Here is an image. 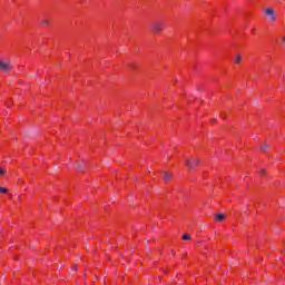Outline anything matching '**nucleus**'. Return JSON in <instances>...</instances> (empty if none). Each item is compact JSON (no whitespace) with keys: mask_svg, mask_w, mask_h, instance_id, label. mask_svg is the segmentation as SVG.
Wrapping results in <instances>:
<instances>
[{"mask_svg":"<svg viewBox=\"0 0 285 285\" xmlns=\"http://www.w3.org/2000/svg\"><path fill=\"white\" fill-rule=\"evenodd\" d=\"M202 160L199 158H185V164L190 170H195Z\"/></svg>","mask_w":285,"mask_h":285,"instance_id":"f257e3e1","label":"nucleus"},{"mask_svg":"<svg viewBox=\"0 0 285 285\" xmlns=\"http://www.w3.org/2000/svg\"><path fill=\"white\" fill-rule=\"evenodd\" d=\"M265 17H267L268 21H272V22L277 21V14L275 13V8H273V7L266 8Z\"/></svg>","mask_w":285,"mask_h":285,"instance_id":"f03ea898","label":"nucleus"},{"mask_svg":"<svg viewBox=\"0 0 285 285\" xmlns=\"http://www.w3.org/2000/svg\"><path fill=\"white\" fill-rule=\"evenodd\" d=\"M0 70H2V72H10L12 70V63L10 60L0 59Z\"/></svg>","mask_w":285,"mask_h":285,"instance_id":"7ed1b4c3","label":"nucleus"},{"mask_svg":"<svg viewBox=\"0 0 285 285\" xmlns=\"http://www.w3.org/2000/svg\"><path fill=\"white\" fill-rule=\"evenodd\" d=\"M164 22L161 21H156L151 24V28L155 32V35H159V32H161V30H164Z\"/></svg>","mask_w":285,"mask_h":285,"instance_id":"20e7f679","label":"nucleus"},{"mask_svg":"<svg viewBox=\"0 0 285 285\" xmlns=\"http://www.w3.org/2000/svg\"><path fill=\"white\" fill-rule=\"evenodd\" d=\"M164 181H170L173 174L170 171H163Z\"/></svg>","mask_w":285,"mask_h":285,"instance_id":"39448f33","label":"nucleus"},{"mask_svg":"<svg viewBox=\"0 0 285 285\" xmlns=\"http://www.w3.org/2000/svg\"><path fill=\"white\" fill-rule=\"evenodd\" d=\"M271 148L269 144H263L261 147L262 153H268V149Z\"/></svg>","mask_w":285,"mask_h":285,"instance_id":"423d86ee","label":"nucleus"},{"mask_svg":"<svg viewBox=\"0 0 285 285\" xmlns=\"http://www.w3.org/2000/svg\"><path fill=\"white\" fill-rule=\"evenodd\" d=\"M225 219H226V215H224V214L216 215V222H224Z\"/></svg>","mask_w":285,"mask_h":285,"instance_id":"0eeeda50","label":"nucleus"},{"mask_svg":"<svg viewBox=\"0 0 285 285\" xmlns=\"http://www.w3.org/2000/svg\"><path fill=\"white\" fill-rule=\"evenodd\" d=\"M77 170H83V161L82 163H76Z\"/></svg>","mask_w":285,"mask_h":285,"instance_id":"6e6552de","label":"nucleus"},{"mask_svg":"<svg viewBox=\"0 0 285 285\" xmlns=\"http://www.w3.org/2000/svg\"><path fill=\"white\" fill-rule=\"evenodd\" d=\"M42 26H50V20L48 19L42 20Z\"/></svg>","mask_w":285,"mask_h":285,"instance_id":"1a4fd4ad","label":"nucleus"},{"mask_svg":"<svg viewBox=\"0 0 285 285\" xmlns=\"http://www.w3.org/2000/svg\"><path fill=\"white\" fill-rule=\"evenodd\" d=\"M0 193H2V194L8 193V188H6V187H0Z\"/></svg>","mask_w":285,"mask_h":285,"instance_id":"9d476101","label":"nucleus"},{"mask_svg":"<svg viewBox=\"0 0 285 285\" xmlns=\"http://www.w3.org/2000/svg\"><path fill=\"white\" fill-rule=\"evenodd\" d=\"M183 239H185V240L190 239V235H188V234H184V235H183Z\"/></svg>","mask_w":285,"mask_h":285,"instance_id":"9b49d317","label":"nucleus"},{"mask_svg":"<svg viewBox=\"0 0 285 285\" xmlns=\"http://www.w3.org/2000/svg\"><path fill=\"white\" fill-rule=\"evenodd\" d=\"M235 61H236V63H239V62L242 61V56L238 55V56L236 57V60H235Z\"/></svg>","mask_w":285,"mask_h":285,"instance_id":"f8f14e48","label":"nucleus"},{"mask_svg":"<svg viewBox=\"0 0 285 285\" xmlns=\"http://www.w3.org/2000/svg\"><path fill=\"white\" fill-rule=\"evenodd\" d=\"M4 173H6V168H0V176H3Z\"/></svg>","mask_w":285,"mask_h":285,"instance_id":"ddd939ff","label":"nucleus"},{"mask_svg":"<svg viewBox=\"0 0 285 285\" xmlns=\"http://www.w3.org/2000/svg\"><path fill=\"white\" fill-rule=\"evenodd\" d=\"M261 175H266V169H262Z\"/></svg>","mask_w":285,"mask_h":285,"instance_id":"4468645a","label":"nucleus"},{"mask_svg":"<svg viewBox=\"0 0 285 285\" xmlns=\"http://www.w3.org/2000/svg\"><path fill=\"white\" fill-rule=\"evenodd\" d=\"M71 269H72V271H77V265H73V266L71 267Z\"/></svg>","mask_w":285,"mask_h":285,"instance_id":"2eb2a0df","label":"nucleus"}]
</instances>
